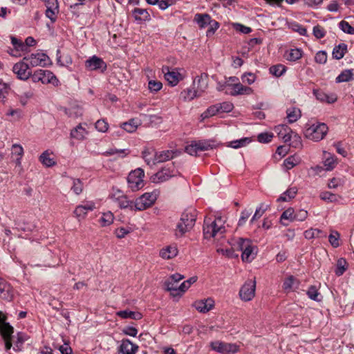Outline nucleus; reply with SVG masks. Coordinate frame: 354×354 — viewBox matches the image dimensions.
Here are the masks:
<instances>
[{"instance_id": "56", "label": "nucleus", "mask_w": 354, "mask_h": 354, "mask_svg": "<svg viewBox=\"0 0 354 354\" xmlns=\"http://www.w3.org/2000/svg\"><path fill=\"white\" fill-rule=\"evenodd\" d=\"M286 72V66L282 64L272 66L270 68V73L276 77L281 76Z\"/></svg>"}, {"instance_id": "4", "label": "nucleus", "mask_w": 354, "mask_h": 354, "mask_svg": "<svg viewBox=\"0 0 354 354\" xmlns=\"http://www.w3.org/2000/svg\"><path fill=\"white\" fill-rule=\"evenodd\" d=\"M179 151L176 150H165L161 151L155 152L153 155V158H149V153L145 152L143 154V158L148 165H155L156 163L163 162L167 160H169L174 157L177 156L179 154Z\"/></svg>"}, {"instance_id": "5", "label": "nucleus", "mask_w": 354, "mask_h": 354, "mask_svg": "<svg viewBox=\"0 0 354 354\" xmlns=\"http://www.w3.org/2000/svg\"><path fill=\"white\" fill-rule=\"evenodd\" d=\"M144 171L138 168L131 171L127 177L128 187L133 192L138 191L144 187Z\"/></svg>"}, {"instance_id": "18", "label": "nucleus", "mask_w": 354, "mask_h": 354, "mask_svg": "<svg viewBox=\"0 0 354 354\" xmlns=\"http://www.w3.org/2000/svg\"><path fill=\"white\" fill-rule=\"evenodd\" d=\"M184 278V276L179 274L176 273L169 277V278L165 281V286H166V290L171 292V295L172 297H176L178 293H175L178 291L177 283L180 280Z\"/></svg>"}, {"instance_id": "46", "label": "nucleus", "mask_w": 354, "mask_h": 354, "mask_svg": "<svg viewBox=\"0 0 354 354\" xmlns=\"http://www.w3.org/2000/svg\"><path fill=\"white\" fill-rule=\"evenodd\" d=\"M301 117V111L299 109L292 107L287 110V118L289 122H296Z\"/></svg>"}, {"instance_id": "47", "label": "nucleus", "mask_w": 354, "mask_h": 354, "mask_svg": "<svg viewBox=\"0 0 354 354\" xmlns=\"http://www.w3.org/2000/svg\"><path fill=\"white\" fill-rule=\"evenodd\" d=\"M306 295L313 301H320L322 300V296L315 286H310L306 292Z\"/></svg>"}, {"instance_id": "37", "label": "nucleus", "mask_w": 354, "mask_h": 354, "mask_svg": "<svg viewBox=\"0 0 354 354\" xmlns=\"http://www.w3.org/2000/svg\"><path fill=\"white\" fill-rule=\"evenodd\" d=\"M347 52V45L344 43H341L335 46L333 50L332 55L335 59H341L344 57Z\"/></svg>"}, {"instance_id": "49", "label": "nucleus", "mask_w": 354, "mask_h": 354, "mask_svg": "<svg viewBox=\"0 0 354 354\" xmlns=\"http://www.w3.org/2000/svg\"><path fill=\"white\" fill-rule=\"evenodd\" d=\"M353 75L352 70H344L336 77V82H348L353 79Z\"/></svg>"}, {"instance_id": "36", "label": "nucleus", "mask_w": 354, "mask_h": 354, "mask_svg": "<svg viewBox=\"0 0 354 354\" xmlns=\"http://www.w3.org/2000/svg\"><path fill=\"white\" fill-rule=\"evenodd\" d=\"M117 316L122 319H132L139 320L142 319V315L139 312L131 311L129 310H120L116 313Z\"/></svg>"}, {"instance_id": "64", "label": "nucleus", "mask_w": 354, "mask_h": 354, "mask_svg": "<svg viewBox=\"0 0 354 354\" xmlns=\"http://www.w3.org/2000/svg\"><path fill=\"white\" fill-rule=\"evenodd\" d=\"M71 190L77 195L82 193L83 190V184L80 179H73Z\"/></svg>"}, {"instance_id": "23", "label": "nucleus", "mask_w": 354, "mask_h": 354, "mask_svg": "<svg viewBox=\"0 0 354 354\" xmlns=\"http://www.w3.org/2000/svg\"><path fill=\"white\" fill-rule=\"evenodd\" d=\"M176 176V172L170 171L167 168H164L158 171L154 176H152V181L155 183H160L168 180L173 176Z\"/></svg>"}, {"instance_id": "55", "label": "nucleus", "mask_w": 354, "mask_h": 354, "mask_svg": "<svg viewBox=\"0 0 354 354\" xmlns=\"http://www.w3.org/2000/svg\"><path fill=\"white\" fill-rule=\"evenodd\" d=\"M217 104L210 106L205 111L201 114L202 119H205L219 113Z\"/></svg>"}, {"instance_id": "1", "label": "nucleus", "mask_w": 354, "mask_h": 354, "mask_svg": "<svg viewBox=\"0 0 354 354\" xmlns=\"http://www.w3.org/2000/svg\"><path fill=\"white\" fill-rule=\"evenodd\" d=\"M225 219L221 216H216L214 221H212L211 218H205L203 224L205 239L222 236L225 232Z\"/></svg>"}, {"instance_id": "29", "label": "nucleus", "mask_w": 354, "mask_h": 354, "mask_svg": "<svg viewBox=\"0 0 354 354\" xmlns=\"http://www.w3.org/2000/svg\"><path fill=\"white\" fill-rule=\"evenodd\" d=\"M299 281L297 278L290 275L285 279L283 283V288L288 292L294 291L299 288Z\"/></svg>"}, {"instance_id": "63", "label": "nucleus", "mask_w": 354, "mask_h": 354, "mask_svg": "<svg viewBox=\"0 0 354 354\" xmlns=\"http://www.w3.org/2000/svg\"><path fill=\"white\" fill-rule=\"evenodd\" d=\"M339 234L337 231H333L328 236V241L331 245L334 248H337L339 245Z\"/></svg>"}, {"instance_id": "3", "label": "nucleus", "mask_w": 354, "mask_h": 354, "mask_svg": "<svg viewBox=\"0 0 354 354\" xmlns=\"http://www.w3.org/2000/svg\"><path fill=\"white\" fill-rule=\"evenodd\" d=\"M232 245L234 249L242 252L243 261L251 262L255 258L257 250L250 239L238 238Z\"/></svg>"}, {"instance_id": "21", "label": "nucleus", "mask_w": 354, "mask_h": 354, "mask_svg": "<svg viewBox=\"0 0 354 354\" xmlns=\"http://www.w3.org/2000/svg\"><path fill=\"white\" fill-rule=\"evenodd\" d=\"M46 7V16L50 19L52 22H55L58 13V2L57 0H45Z\"/></svg>"}, {"instance_id": "40", "label": "nucleus", "mask_w": 354, "mask_h": 354, "mask_svg": "<svg viewBox=\"0 0 354 354\" xmlns=\"http://www.w3.org/2000/svg\"><path fill=\"white\" fill-rule=\"evenodd\" d=\"M304 235L306 239L326 237V234H324L322 230L317 228H310L306 230L304 233Z\"/></svg>"}, {"instance_id": "35", "label": "nucleus", "mask_w": 354, "mask_h": 354, "mask_svg": "<svg viewBox=\"0 0 354 354\" xmlns=\"http://www.w3.org/2000/svg\"><path fill=\"white\" fill-rule=\"evenodd\" d=\"M324 165L326 167V170H333L337 164V158L334 155H332L331 153L327 152H324Z\"/></svg>"}, {"instance_id": "6", "label": "nucleus", "mask_w": 354, "mask_h": 354, "mask_svg": "<svg viewBox=\"0 0 354 354\" xmlns=\"http://www.w3.org/2000/svg\"><path fill=\"white\" fill-rule=\"evenodd\" d=\"M328 132V127L324 123L313 124L306 130V136L313 141L322 140Z\"/></svg>"}, {"instance_id": "16", "label": "nucleus", "mask_w": 354, "mask_h": 354, "mask_svg": "<svg viewBox=\"0 0 354 354\" xmlns=\"http://www.w3.org/2000/svg\"><path fill=\"white\" fill-rule=\"evenodd\" d=\"M24 60H26L31 66H45L47 65L49 58L45 53H37L24 57Z\"/></svg>"}, {"instance_id": "39", "label": "nucleus", "mask_w": 354, "mask_h": 354, "mask_svg": "<svg viewBox=\"0 0 354 354\" xmlns=\"http://www.w3.org/2000/svg\"><path fill=\"white\" fill-rule=\"evenodd\" d=\"M16 338L13 349L15 351H20L22 349L24 343L28 340V336L26 333L19 332L17 333Z\"/></svg>"}, {"instance_id": "51", "label": "nucleus", "mask_w": 354, "mask_h": 354, "mask_svg": "<svg viewBox=\"0 0 354 354\" xmlns=\"http://www.w3.org/2000/svg\"><path fill=\"white\" fill-rule=\"evenodd\" d=\"M294 215H295V212L292 208H288L286 210H285L282 213L281 218H280L281 224L285 226H286L288 225L287 223L283 222V220H288L290 221H295Z\"/></svg>"}, {"instance_id": "26", "label": "nucleus", "mask_w": 354, "mask_h": 354, "mask_svg": "<svg viewBox=\"0 0 354 354\" xmlns=\"http://www.w3.org/2000/svg\"><path fill=\"white\" fill-rule=\"evenodd\" d=\"M15 297L13 287L6 281L0 287V297L7 301H12Z\"/></svg>"}, {"instance_id": "7", "label": "nucleus", "mask_w": 354, "mask_h": 354, "mask_svg": "<svg viewBox=\"0 0 354 354\" xmlns=\"http://www.w3.org/2000/svg\"><path fill=\"white\" fill-rule=\"evenodd\" d=\"M33 82H41L42 84H52L53 85L58 84V80L55 75L48 70H37L31 75Z\"/></svg>"}, {"instance_id": "2", "label": "nucleus", "mask_w": 354, "mask_h": 354, "mask_svg": "<svg viewBox=\"0 0 354 354\" xmlns=\"http://www.w3.org/2000/svg\"><path fill=\"white\" fill-rule=\"evenodd\" d=\"M196 220V211L193 208L185 209L176 225V236H183L186 232L192 229Z\"/></svg>"}, {"instance_id": "43", "label": "nucleus", "mask_w": 354, "mask_h": 354, "mask_svg": "<svg viewBox=\"0 0 354 354\" xmlns=\"http://www.w3.org/2000/svg\"><path fill=\"white\" fill-rule=\"evenodd\" d=\"M130 153V151L127 149H109V150L104 151L102 155L104 156H109L117 155L118 157L124 158L127 156Z\"/></svg>"}, {"instance_id": "22", "label": "nucleus", "mask_w": 354, "mask_h": 354, "mask_svg": "<svg viewBox=\"0 0 354 354\" xmlns=\"http://www.w3.org/2000/svg\"><path fill=\"white\" fill-rule=\"evenodd\" d=\"M192 306L200 313H206L209 312L214 306V301L211 298L197 300L194 301Z\"/></svg>"}, {"instance_id": "50", "label": "nucleus", "mask_w": 354, "mask_h": 354, "mask_svg": "<svg viewBox=\"0 0 354 354\" xmlns=\"http://www.w3.org/2000/svg\"><path fill=\"white\" fill-rule=\"evenodd\" d=\"M347 269V262L345 259L340 258L337 260V266L335 269V274L337 276H341Z\"/></svg>"}, {"instance_id": "34", "label": "nucleus", "mask_w": 354, "mask_h": 354, "mask_svg": "<svg viewBox=\"0 0 354 354\" xmlns=\"http://www.w3.org/2000/svg\"><path fill=\"white\" fill-rule=\"evenodd\" d=\"M180 96L184 101L189 102L196 97L201 96V94H199L198 91L193 86V88H187L183 90L180 93Z\"/></svg>"}, {"instance_id": "44", "label": "nucleus", "mask_w": 354, "mask_h": 354, "mask_svg": "<svg viewBox=\"0 0 354 354\" xmlns=\"http://www.w3.org/2000/svg\"><path fill=\"white\" fill-rule=\"evenodd\" d=\"M319 197L322 200L329 203H337L341 198V196L333 194L330 192H322L319 195Z\"/></svg>"}, {"instance_id": "57", "label": "nucleus", "mask_w": 354, "mask_h": 354, "mask_svg": "<svg viewBox=\"0 0 354 354\" xmlns=\"http://www.w3.org/2000/svg\"><path fill=\"white\" fill-rule=\"evenodd\" d=\"M289 27L293 30L298 32L300 35L305 36L307 35V30L303 26L297 22H292L289 24Z\"/></svg>"}, {"instance_id": "42", "label": "nucleus", "mask_w": 354, "mask_h": 354, "mask_svg": "<svg viewBox=\"0 0 354 354\" xmlns=\"http://www.w3.org/2000/svg\"><path fill=\"white\" fill-rule=\"evenodd\" d=\"M297 193V189L295 187H292L287 189L285 192H283L279 198L277 199L278 201L286 202L290 201L292 198H295Z\"/></svg>"}, {"instance_id": "15", "label": "nucleus", "mask_w": 354, "mask_h": 354, "mask_svg": "<svg viewBox=\"0 0 354 354\" xmlns=\"http://www.w3.org/2000/svg\"><path fill=\"white\" fill-rule=\"evenodd\" d=\"M111 198L122 209L129 208L132 211L135 210L134 202L129 200L127 196L124 195L120 190H117L112 194Z\"/></svg>"}, {"instance_id": "30", "label": "nucleus", "mask_w": 354, "mask_h": 354, "mask_svg": "<svg viewBox=\"0 0 354 354\" xmlns=\"http://www.w3.org/2000/svg\"><path fill=\"white\" fill-rule=\"evenodd\" d=\"M132 15L137 21H146L151 19V16L146 9L136 8L132 10Z\"/></svg>"}, {"instance_id": "8", "label": "nucleus", "mask_w": 354, "mask_h": 354, "mask_svg": "<svg viewBox=\"0 0 354 354\" xmlns=\"http://www.w3.org/2000/svg\"><path fill=\"white\" fill-rule=\"evenodd\" d=\"M157 194L155 192H147L136 199L135 210L142 211L151 207L156 201Z\"/></svg>"}, {"instance_id": "45", "label": "nucleus", "mask_w": 354, "mask_h": 354, "mask_svg": "<svg viewBox=\"0 0 354 354\" xmlns=\"http://www.w3.org/2000/svg\"><path fill=\"white\" fill-rule=\"evenodd\" d=\"M139 122L136 119H131L128 122H124L121 124V127L128 133H133L136 131L138 127Z\"/></svg>"}, {"instance_id": "10", "label": "nucleus", "mask_w": 354, "mask_h": 354, "mask_svg": "<svg viewBox=\"0 0 354 354\" xmlns=\"http://www.w3.org/2000/svg\"><path fill=\"white\" fill-rule=\"evenodd\" d=\"M256 281L249 279L245 282L239 290V296L244 301H251L255 296Z\"/></svg>"}, {"instance_id": "20", "label": "nucleus", "mask_w": 354, "mask_h": 354, "mask_svg": "<svg viewBox=\"0 0 354 354\" xmlns=\"http://www.w3.org/2000/svg\"><path fill=\"white\" fill-rule=\"evenodd\" d=\"M230 88L232 91L230 92V94L232 96L240 95H250L254 92L251 87L244 86L239 82L236 83H231Z\"/></svg>"}, {"instance_id": "52", "label": "nucleus", "mask_w": 354, "mask_h": 354, "mask_svg": "<svg viewBox=\"0 0 354 354\" xmlns=\"http://www.w3.org/2000/svg\"><path fill=\"white\" fill-rule=\"evenodd\" d=\"M299 161L300 160L298 157L295 156H290L283 161V166L286 170H289L293 168L295 166L297 165Z\"/></svg>"}, {"instance_id": "61", "label": "nucleus", "mask_w": 354, "mask_h": 354, "mask_svg": "<svg viewBox=\"0 0 354 354\" xmlns=\"http://www.w3.org/2000/svg\"><path fill=\"white\" fill-rule=\"evenodd\" d=\"M257 80V76L252 73H245L241 75V80L243 83L249 85L252 84Z\"/></svg>"}, {"instance_id": "32", "label": "nucleus", "mask_w": 354, "mask_h": 354, "mask_svg": "<svg viewBox=\"0 0 354 354\" xmlns=\"http://www.w3.org/2000/svg\"><path fill=\"white\" fill-rule=\"evenodd\" d=\"M88 134V131L86 129L82 127V124H79L76 127L71 131V137L72 138L82 140H84Z\"/></svg>"}, {"instance_id": "12", "label": "nucleus", "mask_w": 354, "mask_h": 354, "mask_svg": "<svg viewBox=\"0 0 354 354\" xmlns=\"http://www.w3.org/2000/svg\"><path fill=\"white\" fill-rule=\"evenodd\" d=\"M85 68L88 71H97L104 73L106 70L107 66L102 58L93 55L86 60Z\"/></svg>"}, {"instance_id": "41", "label": "nucleus", "mask_w": 354, "mask_h": 354, "mask_svg": "<svg viewBox=\"0 0 354 354\" xmlns=\"http://www.w3.org/2000/svg\"><path fill=\"white\" fill-rule=\"evenodd\" d=\"M114 216L113 214L110 212H106L102 213V216L99 219V223L102 227H106L113 223Z\"/></svg>"}, {"instance_id": "25", "label": "nucleus", "mask_w": 354, "mask_h": 354, "mask_svg": "<svg viewBox=\"0 0 354 354\" xmlns=\"http://www.w3.org/2000/svg\"><path fill=\"white\" fill-rule=\"evenodd\" d=\"M178 250L174 244L169 245L163 247L159 251V256L165 259L168 260L176 257L178 255Z\"/></svg>"}, {"instance_id": "24", "label": "nucleus", "mask_w": 354, "mask_h": 354, "mask_svg": "<svg viewBox=\"0 0 354 354\" xmlns=\"http://www.w3.org/2000/svg\"><path fill=\"white\" fill-rule=\"evenodd\" d=\"M313 95L316 99L321 102L333 104L337 100V95L334 93H327L319 89H313Z\"/></svg>"}, {"instance_id": "33", "label": "nucleus", "mask_w": 354, "mask_h": 354, "mask_svg": "<svg viewBox=\"0 0 354 354\" xmlns=\"http://www.w3.org/2000/svg\"><path fill=\"white\" fill-rule=\"evenodd\" d=\"M11 153L12 156L15 158L16 165L19 166L24 156V148L22 146L19 144L12 145Z\"/></svg>"}, {"instance_id": "9", "label": "nucleus", "mask_w": 354, "mask_h": 354, "mask_svg": "<svg viewBox=\"0 0 354 354\" xmlns=\"http://www.w3.org/2000/svg\"><path fill=\"white\" fill-rule=\"evenodd\" d=\"M212 349L221 354H234L239 351L240 347L236 344L214 341L210 343Z\"/></svg>"}, {"instance_id": "13", "label": "nucleus", "mask_w": 354, "mask_h": 354, "mask_svg": "<svg viewBox=\"0 0 354 354\" xmlns=\"http://www.w3.org/2000/svg\"><path fill=\"white\" fill-rule=\"evenodd\" d=\"M162 71L164 73L165 80L171 86L177 85L183 79V75L179 72L178 68L170 70L168 66H163Z\"/></svg>"}, {"instance_id": "54", "label": "nucleus", "mask_w": 354, "mask_h": 354, "mask_svg": "<svg viewBox=\"0 0 354 354\" xmlns=\"http://www.w3.org/2000/svg\"><path fill=\"white\" fill-rule=\"evenodd\" d=\"M60 50H57V63L61 66H68L72 64L73 60L70 55H60Z\"/></svg>"}, {"instance_id": "14", "label": "nucleus", "mask_w": 354, "mask_h": 354, "mask_svg": "<svg viewBox=\"0 0 354 354\" xmlns=\"http://www.w3.org/2000/svg\"><path fill=\"white\" fill-rule=\"evenodd\" d=\"M95 209V203L93 201H86L82 205H77L74 211V216L79 221L84 220L87 216L88 212H92Z\"/></svg>"}, {"instance_id": "38", "label": "nucleus", "mask_w": 354, "mask_h": 354, "mask_svg": "<svg viewBox=\"0 0 354 354\" xmlns=\"http://www.w3.org/2000/svg\"><path fill=\"white\" fill-rule=\"evenodd\" d=\"M52 153H50L48 150L44 151L39 158V161L43 165L47 167H50L56 164L54 158L50 157Z\"/></svg>"}, {"instance_id": "11", "label": "nucleus", "mask_w": 354, "mask_h": 354, "mask_svg": "<svg viewBox=\"0 0 354 354\" xmlns=\"http://www.w3.org/2000/svg\"><path fill=\"white\" fill-rule=\"evenodd\" d=\"M274 131L277 133L279 138L282 139L284 142H289L290 139L293 138L295 141L298 142L299 144L301 143L300 136H299L297 133H295L292 136V131L288 126L286 124H279L276 126L274 127Z\"/></svg>"}, {"instance_id": "31", "label": "nucleus", "mask_w": 354, "mask_h": 354, "mask_svg": "<svg viewBox=\"0 0 354 354\" xmlns=\"http://www.w3.org/2000/svg\"><path fill=\"white\" fill-rule=\"evenodd\" d=\"M194 21L198 25L200 28H205L212 22V18L208 14L197 13L194 16Z\"/></svg>"}, {"instance_id": "53", "label": "nucleus", "mask_w": 354, "mask_h": 354, "mask_svg": "<svg viewBox=\"0 0 354 354\" xmlns=\"http://www.w3.org/2000/svg\"><path fill=\"white\" fill-rule=\"evenodd\" d=\"M269 207L268 205L261 203L259 206L256 209L255 213L252 217L250 220V223H253L255 220L259 218L264 212L268 209Z\"/></svg>"}, {"instance_id": "59", "label": "nucleus", "mask_w": 354, "mask_h": 354, "mask_svg": "<svg viewBox=\"0 0 354 354\" xmlns=\"http://www.w3.org/2000/svg\"><path fill=\"white\" fill-rule=\"evenodd\" d=\"M70 117L78 118L83 114V110L79 105H74L68 109L66 112Z\"/></svg>"}, {"instance_id": "58", "label": "nucleus", "mask_w": 354, "mask_h": 354, "mask_svg": "<svg viewBox=\"0 0 354 354\" xmlns=\"http://www.w3.org/2000/svg\"><path fill=\"white\" fill-rule=\"evenodd\" d=\"M302 57V51L299 48L291 49L289 52L287 59L289 61H297Z\"/></svg>"}, {"instance_id": "19", "label": "nucleus", "mask_w": 354, "mask_h": 354, "mask_svg": "<svg viewBox=\"0 0 354 354\" xmlns=\"http://www.w3.org/2000/svg\"><path fill=\"white\" fill-rule=\"evenodd\" d=\"M208 75L205 73H201L196 76L193 81L192 86H194L199 94H203L208 86Z\"/></svg>"}, {"instance_id": "17", "label": "nucleus", "mask_w": 354, "mask_h": 354, "mask_svg": "<svg viewBox=\"0 0 354 354\" xmlns=\"http://www.w3.org/2000/svg\"><path fill=\"white\" fill-rule=\"evenodd\" d=\"M28 65L29 64L27 62L26 63L19 62L13 66L12 71L19 79L21 80H26L30 77L31 72L29 69Z\"/></svg>"}, {"instance_id": "28", "label": "nucleus", "mask_w": 354, "mask_h": 354, "mask_svg": "<svg viewBox=\"0 0 354 354\" xmlns=\"http://www.w3.org/2000/svg\"><path fill=\"white\" fill-rule=\"evenodd\" d=\"M138 350V346L127 339H123L119 347V351L122 354H136Z\"/></svg>"}, {"instance_id": "48", "label": "nucleus", "mask_w": 354, "mask_h": 354, "mask_svg": "<svg viewBox=\"0 0 354 354\" xmlns=\"http://www.w3.org/2000/svg\"><path fill=\"white\" fill-rule=\"evenodd\" d=\"M250 142L251 140L249 138H243L230 142L227 146L234 149H239L240 147L246 146Z\"/></svg>"}, {"instance_id": "62", "label": "nucleus", "mask_w": 354, "mask_h": 354, "mask_svg": "<svg viewBox=\"0 0 354 354\" xmlns=\"http://www.w3.org/2000/svg\"><path fill=\"white\" fill-rule=\"evenodd\" d=\"M148 88L151 92H158L162 88V84L160 81L151 80L149 81Z\"/></svg>"}, {"instance_id": "60", "label": "nucleus", "mask_w": 354, "mask_h": 354, "mask_svg": "<svg viewBox=\"0 0 354 354\" xmlns=\"http://www.w3.org/2000/svg\"><path fill=\"white\" fill-rule=\"evenodd\" d=\"M339 28L345 33L354 35V27L351 26L348 22L346 21H341L339 23Z\"/></svg>"}, {"instance_id": "27", "label": "nucleus", "mask_w": 354, "mask_h": 354, "mask_svg": "<svg viewBox=\"0 0 354 354\" xmlns=\"http://www.w3.org/2000/svg\"><path fill=\"white\" fill-rule=\"evenodd\" d=\"M5 316L0 312V333L3 339L11 338L14 333L13 327L5 321Z\"/></svg>"}]
</instances>
